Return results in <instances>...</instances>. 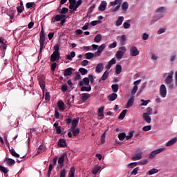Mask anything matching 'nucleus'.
Here are the masks:
<instances>
[{"label":"nucleus","instance_id":"5","mask_svg":"<svg viewBox=\"0 0 177 177\" xmlns=\"http://www.w3.org/2000/svg\"><path fill=\"white\" fill-rule=\"evenodd\" d=\"M160 95L162 97H165L167 96V87L165 84H161L160 89Z\"/></svg>","mask_w":177,"mask_h":177},{"label":"nucleus","instance_id":"26","mask_svg":"<svg viewBox=\"0 0 177 177\" xmlns=\"http://www.w3.org/2000/svg\"><path fill=\"white\" fill-rule=\"evenodd\" d=\"M9 151L11 154V156H12L13 157H16L17 158H19V157H20V155L17 153H16V151H15V149L13 148H9Z\"/></svg>","mask_w":177,"mask_h":177},{"label":"nucleus","instance_id":"22","mask_svg":"<svg viewBox=\"0 0 177 177\" xmlns=\"http://www.w3.org/2000/svg\"><path fill=\"white\" fill-rule=\"evenodd\" d=\"M6 162L8 167H10V165H13L15 164L16 161L12 158H6Z\"/></svg>","mask_w":177,"mask_h":177},{"label":"nucleus","instance_id":"6","mask_svg":"<svg viewBox=\"0 0 177 177\" xmlns=\"http://www.w3.org/2000/svg\"><path fill=\"white\" fill-rule=\"evenodd\" d=\"M60 60V53L53 52L50 55V62H57Z\"/></svg>","mask_w":177,"mask_h":177},{"label":"nucleus","instance_id":"20","mask_svg":"<svg viewBox=\"0 0 177 177\" xmlns=\"http://www.w3.org/2000/svg\"><path fill=\"white\" fill-rule=\"evenodd\" d=\"M142 118L148 124H150V122H151V118L149 116V115H147V113H143Z\"/></svg>","mask_w":177,"mask_h":177},{"label":"nucleus","instance_id":"7","mask_svg":"<svg viewBox=\"0 0 177 177\" xmlns=\"http://www.w3.org/2000/svg\"><path fill=\"white\" fill-rule=\"evenodd\" d=\"M6 13L8 16H10V19H13V17H15V13H16V10L10 8L6 11Z\"/></svg>","mask_w":177,"mask_h":177},{"label":"nucleus","instance_id":"12","mask_svg":"<svg viewBox=\"0 0 177 177\" xmlns=\"http://www.w3.org/2000/svg\"><path fill=\"white\" fill-rule=\"evenodd\" d=\"M117 97H118V95H117V93H113L109 95H108L107 99L108 100H109V102H114V100H115Z\"/></svg>","mask_w":177,"mask_h":177},{"label":"nucleus","instance_id":"8","mask_svg":"<svg viewBox=\"0 0 177 177\" xmlns=\"http://www.w3.org/2000/svg\"><path fill=\"white\" fill-rule=\"evenodd\" d=\"M84 85L89 86V79L88 77H84L82 81L79 82L80 86H84Z\"/></svg>","mask_w":177,"mask_h":177},{"label":"nucleus","instance_id":"24","mask_svg":"<svg viewBox=\"0 0 177 177\" xmlns=\"http://www.w3.org/2000/svg\"><path fill=\"white\" fill-rule=\"evenodd\" d=\"M121 3H122V0H115L114 1L110 2L111 6H115V5L121 6Z\"/></svg>","mask_w":177,"mask_h":177},{"label":"nucleus","instance_id":"47","mask_svg":"<svg viewBox=\"0 0 177 177\" xmlns=\"http://www.w3.org/2000/svg\"><path fill=\"white\" fill-rule=\"evenodd\" d=\"M106 132H104L102 135L101 136V144L103 145L106 142Z\"/></svg>","mask_w":177,"mask_h":177},{"label":"nucleus","instance_id":"56","mask_svg":"<svg viewBox=\"0 0 177 177\" xmlns=\"http://www.w3.org/2000/svg\"><path fill=\"white\" fill-rule=\"evenodd\" d=\"M67 172L65 169H63L60 171V177H66Z\"/></svg>","mask_w":177,"mask_h":177},{"label":"nucleus","instance_id":"17","mask_svg":"<svg viewBox=\"0 0 177 177\" xmlns=\"http://www.w3.org/2000/svg\"><path fill=\"white\" fill-rule=\"evenodd\" d=\"M73 68H68L64 70V77H68L73 74Z\"/></svg>","mask_w":177,"mask_h":177},{"label":"nucleus","instance_id":"62","mask_svg":"<svg viewBox=\"0 0 177 177\" xmlns=\"http://www.w3.org/2000/svg\"><path fill=\"white\" fill-rule=\"evenodd\" d=\"M123 27L125 29H128V28H129V27H131V24H129L128 22H124L123 23Z\"/></svg>","mask_w":177,"mask_h":177},{"label":"nucleus","instance_id":"38","mask_svg":"<svg viewBox=\"0 0 177 177\" xmlns=\"http://www.w3.org/2000/svg\"><path fill=\"white\" fill-rule=\"evenodd\" d=\"M102 41V35L97 34L94 38V42L99 44Z\"/></svg>","mask_w":177,"mask_h":177},{"label":"nucleus","instance_id":"10","mask_svg":"<svg viewBox=\"0 0 177 177\" xmlns=\"http://www.w3.org/2000/svg\"><path fill=\"white\" fill-rule=\"evenodd\" d=\"M53 127L56 129L57 134L60 135V133H62V127L59 126V122L57 121L55 123H54Z\"/></svg>","mask_w":177,"mask_h":177},{"label":"nucleus","instance_id":"18","mask_svg":"<svg viewBox=\"0 0 177 177\" xmlns=\"http://www.w3.org/2000/svg\"><path fill=\"white\" fill-rule=\"evenodd\" d=\"M133 100H135V98L133 97V96H131L126 105V109H130V107H132V106H133Z\"/></svg>","mask_w":177,"mask_h":177},{"label":"nucleus","instance_id":"23","mask_svg":"<svg viewBox=\"0 0 177 177\" xmlns=\"http://www.w3.org/2000/svg\"><path fill=\"white\" fill-rule=\"evenodd\" d=\"M92 90V87L88 85V86H82L80 88V91L82 92H91V91Z\"/></svg>","mask_w":177,"mask_h":177},{"label":"nucleus","instance_id":"42","mask_svg":"<svg viewBox=\"0 0 177 177\" xmlns=\"http://www.w3.org/2000/svg\"><path fill=\"white\" fill-rule=\"evenodd\" d=\"M0 171L1 172H3V174H4L5 175H6V174H8V172H9V170H8V169H6V167L0 165Z\"/></svg>","mask_w":177,"mask_h":177},{"label":"nucleus","instance_id":"54","mask_svg":"<svg viewBox=\"0 0 177 177\" xmlns=\"http://www.w3.org/2000/svg\"><path fill=\"white\" fill-rule=\"evenodd\" d=\"M104 48H106V44H102L97 49L98 52L102 53L104 50Z\"/></svg>","mask_w":177,"mask_h":177},{"label":"nucleus","instance_id":"61","mask_svg":"<svg viewBox=\"0 0 177 177\" xmlns=\"http://www.w3.org/2000/svg\"><path fill=\"white\" fill-rule=\"evenodd\" d=\"M138 91V86H134L132 91H131V95H133L136 92Z\"/></svg>","mask_w":177,"mask_h":177},{"label":"nucleus","instance_id":"58","mask_svg":"<svg viewBox=\"0 0 177 177\" xmlns=\"http://www.w3.org/2000/svg\"><path fill=\"white\" fill-rule=\"evenodd\" d=\"M151 127L150 125L149 126H145L142 128V131H144L145 132H147V131H151Z\"/></svg>","mask_w":177,"mask_h":177},{"label":"nucleus","instance_id":"11","mask_svg":"<svg viewBox=\"0 0 177 177\" xmlns=\"http://www.w3.org/2000/svg\"><path fill=\"white\" fill-rule=\"evenodd\" d=\"M104 68V65L103 64V63H99L97 64L95 68V73H102Z\"/></svg>","mask_w":177,"mask_h":177},{"label":"nucleus","instance_id":"46","mask_svg":"<svg viewBox=\"0 0 177 177\" xmlns=\"http://www.w3.org/2000/svg\"><path fill=\"white\" fill-rule=\"evenodd\" d=\"M74 175H75V169H74V167H71L68 176H74Z\"/></svg>","mask_w":177,"mask_h":177},{"label":"nucleus","instance_id":"1","mask_svg":"<svg viewBox=\"0 0 177 177\" xmlns=\"http://www.w3.org/2000/svg\"><path fill=\"white\" fill-rule=\"evenodd\" d=\"M127 52V48L125 46L120 47L119 50L116 53V57L118 60H121Z\"/></svg>","mask_w":177,"mask_h":177},{"label":"nucleus","instance_id":"40","mask_svg":"<svg viewBox=\"0 0 177 177\" xmlns=\"http://www.w3.org/2000/svg\"><path fill=\"white\" fill-rule=\"evenodd\" d=\"M100 169H102V167L100 166H95V168L92 171V174L93 175H96L97 172H99Z\"/></svg>","mask_w":177,"mask_h":177},{"label":"nucleus","instance_id":"60","mask_svg":"<svg viewBox=\"0 0 177 177\" xmlns=\"http://www.w3.org/2000/svg\"><path fill=\"white\" fill-rule=\"evenodd\" d=\"M55 21H60V20H62V15H57L55 17Z\"/></svg>","mask_w":177,"mask_h":177},{"label":"nucleus","instance_id":"14","mask_svg":"<svg viewBox=\"0 0 177 177\" xmlns=\"http://www.w3.org/2000/svg\"><path fill=\"white\" fill-rule=\"evenodd\" d=\"M131 159L133 161H138L139 160H142V152L136 153L133 156H132Z\"/></svg>","mask_w":177,"mask_h":177},{"label":"nucleus","instance_id":"31","mask_svg":"<svg viewBox=\"0 0 177 177\" xmlns=\"http://www.w3.org/2000/svg\"><path fill=\"white\" fill-rule=\"evenodd\" d=\"M89 97H91V94L83 93L82 96V100L83 102H85L86 100H88V99H89Z\"/></svg>","mask_w":177,"mask_h":177},{"label":"nucleus","instance_id":"25","mask_svg":"<svg viewBox=\"0 0 177 177\" xmlns=\"http://www.w3.org/2000/svg\"><path fill=\"white\" fill-rule=\"evenodd\" d=\"M106 78H109V72L108 71H106L102 76L101 77L100 80H99V82H101L102 81H106Z\"/></svg>","mask_w":177,"mask_h":177},{"label":"nucleus","instance_id":"9","mask_svg":"<svg viewBox=\"0 0 177 177\" xmlns=\"http://www.w3.org/2000/svg\"><path fill=\"white\" fill-rule=\"evenodd\" d=\"M106 6H107V2L106 1H102L98 7V9L101 12H104V10H106Z\"/></svg>","mask_w":177,"mask_h":177},{"label":"nucleus","instance_id":"41","mask_svg":"<svg viewBox=\"0 0 177 177\" xmlns=\"http://www.w3.org/2000/svg\"><path fill=\"white\" fill-rule=\"evenodd\" d=\"M79 73H80L82 75H85L88 74V70L85 69V68H80L79 69Z\"/></svg>","mask_w":177,"mask_h":177},{"label":"nucleus","instance_id":"27","mask_svg":"<svg viewBox=\"0 0 177 177\" xmlns=\"http://www.w3.org/2000/svg\"><path fill=\"white\" fill-rule=\"evenodd\" d=\"M45 80H44L43 79H39V84L41 87V88L42 89L43 92H45Z\"/></svg>","mask_w":177,"mask_h":177},{"label":"nucleus","instance_id":"64","mask_svg":"<svg viewBox=\"0 0 177 177\" xmlns=\"http://www.w3.org/2000/svg\"><path fill=\"white\" fill-rule=\"evenodd\" d=\"M136 165H138V162H131L130 164L128 165V167H129L130 168H135V167H136Z\"/></svg>","mask_w":177,"mask_h":177},{"label":"nucleus","instance_id":"13","mask_svg":"<svg viewBox=\"0 0 177 177\" xmlns=\"http://www.w3.org/2000/svg\"><path fill=\"white\" fill-rule=\"evenodd\" d=\"M67 146V142L64 139H59L58 140L59 147H66Z\"/></svg>","mask_w":177,"mask_h":177},{"label":"nucleus","instance_id":"16","mask_svg":"<svg viewBox=\"0 0 177 177\" xmlns=\"http://www.w3.org/2000/svg\"><path fill=\"white\" fill-rule=\"evenodd\" d=\"M67 156L66 153H63L58 159V164H59L60 167H63V164L64 163V158Z\"/></svg>","mask_w":177,"mask_h":177},{"label":"nucleus","instance_id":"21","mask_svg":"<svg viewBox=\"0 0 177 177\" xmlns=\"http://www.w3.org/2000/svg\"><path fill=\"white\" fill-rule=\"evenodd\" d=\"M104 106H102L98 109V117H102V119L104 118Z\"/></svg>","mask_w":177,"mask_h":177},{"label":"nucleus","instance_id":"28","mask_svg":"<svg viewBox=\"0 0 177 177\" xmlns=\"http://www.w3.org/2000/svg\"><path fill=\"white\" fill-rule=\"evenodd\" d=\"M127 113H128V110H123L118 116L119 120H124V118H125V115H127Z\"/></svg>","mask_w":177,"mask_h":177},{"label":"nucleus","instance_id":"45","mask_svg":"<svg viewBox=\"0 0 177 177\" xmlns=\"http://www.w3.org/2000/svg\"><path fill=\"white\" fill-rule=\"evenodd\" d=\"M158 169H152L148 171L149 175H154V174H158Z\"/></svg>","mask_w":177,"mask_h":177},{"label":"nucleus","instance_id":"57","mask_svg":"<svg viewBox=\"0 0 177 177\" xmlns=\"http://www.w3.org/2000/svg\"><path fill=\"white\" fill-rule=\"evenodd\" d=\"M138 171H139V167H136V168L131 172V175H138Z\"/></svg>","mask_w":177,"mask_h":177},{"label":"nucleus","instance_id":"53","mask_svg":"<svg viewBox=\"0 0 177 177\" xmlns=\"http://www.w3.org/2000/svg\"><path fill=\"white\" fill-rule=\"evenodd\" d=\"M145 113L147 114V115H151V114H153V109L150 107L147 108V113Z\"/></svg>","mask_w":177,"mask_h":177},{"label":"nucleus","instance_id":"43","mask_svg":"<svg viewBox=\"0 0 177 177\" xmlns=\"http://www.w3.org/2000/svg\"><path fill=\"white\" fill-rule=\"evenodd\" d=\"M127 137V134L125 133H121L118 135L119 140H124Z\"/></svg>","mask_w":177,"mask_h":177},{"label":"nucleus","instance_id":"37","mask_svg":"<svg viewBox=\"0 0 177 177\" xmlns=\"http://www.w3.org/2000/svg\"><path fill=\"white\" fill-rule=\"evenodd\" d=\"M73 57H75V52L74 51L71 52V55H66V59L71 61L73 60Z\"/></svg>","mask_w":177,"mask_h":177},{"label":"nucleus","instance_id":"51","mask_svg":"<svg viewBox=\"0 0 177 177\" xmlns=\"http://www.w3.org/2000/svg\"><path fill=\"white\" fill-rule=\"evenodd\" d=\"M68 12V8H62V10L60 12V15H66Z\"/></svg>","mask_w":177,"mask_h":177},{"label":"nucleus","instance_id":"4","mask_svg":"<svg viewBox=\"0 0 177 177\" xmlns=\"http://www.w3.org/2000/svg\"><path fill=\"white\" fill-rule=\"evenodd\" d=\"M140 52L139 50H138V48H136V46H132L130 48V56H138V55H139Z\"/></svg>","mask_w":177,"mask_h":177},{"label":"nucleus","instance_id":"29","mask_svg":"<svg viewBox=\"0 0 177 177\" xmlns=\"http://www.w3.org/2000/svg\"><path fill=\"white\" fill-rule=\"evenodd\" d=\"M123 21H124V17H119L118 20L115 22L116 27H120V26L122 24Z\"/></svg>","mask_w":177,"mask_h":177},{"label":"nucleus","instance_id":"30","mask_svg":"<svg viewBox=\"0 0 177 177\" xmlns=\"http://www.w3.org/2000/svg\"><path fill=\"white\" fill-rule=\"evenodd\" d=\"M125 42H127V35H122L120 37V45H121V46H124V45H125Z\"/></svg>","mask_w":177,"mask_h":177},{"label":"nucleus","instance_id":"50","mask_svg":"<svg viewBox=\"0 0 177 177\" xmlns=\"http://www.w3.org/2000/svg\"><path fill=\"white\" fill-rule=\"evenodd\" d=\"M165 10V8L164 7H160L158 8H157V10H156V12L157 13H164V11Z\"/></svg>","mask_w":177,"mask_h":177},{"label":"nucleus","instance_id":"32","mask_svg":"<svg viewBox=\"0 0 177 177\" xmlns=\"http://www.w3.org/2000/svg\"><path fill=\"white\" fill-rule=\"evenodd\" d=\"M78 121H80L79 119H74L72 120V126L71 127V129H74L75 128H77V126L78 125Z\"/></svg>","mask_w":177,"mask_h":177},{"label":"nucleus","instance_id":"36","mask_svg":"<svg viewBox=\"0 0 177 177\" xmlns=\"http://www.w3.org/2000/svg\"><path fill=\"white\" fill-rule=\"evenodd\" d=\"M71 131L73 133V136H77V135H80V128L71 129Z\"/></svg>","mask_w":177,"mask_h":177},{"label":"nucleus","instance_id":"63","mask_svg":"<svg viewBox=\"0 0 177 177\" xmlns=\"http://www.w3.org/2000/svg\"><path fill=\"white\" fill-rule=\"evenodd\" d=\"M24 9V6H18L17 8V10L18 13H22Z\"/></svg>","mask_w":177,"mask_h":177},{"label":"nucleus","instance_id":"15","mask_svg":"<svg viewBox=\"0 0 177 177\" xmlns=\"http://www.w3.org/2000/svg\"><path fill=\"white\" fill-rule=\"evenodd\" d=\"M57 106L61 111H64L66 110V107L64 106V102L62 100H59L57 102Z\"/></svg>","mask_w":177,"mask_h":177},{"label":"nucleus","instance_id":"52","mask_svg":"<svg viewBox=\"0 0 177 177\" xmlns=\"http://www.w3.org/2000/svg\"><path fill=\"white\" fill-rule=\"evenodd\" d=\"M133 137V131H130L129 133V135L126 136V139L127 140H129V139H132Z\"/></svg>","mask_w":177,"mask_h":177},{"label":"nucleus","instance_id":"34","mask_svg":"<svg viewBox=\"0 0 177 177\" xmlns=\"http://www.w3.org/2000/svg\"><path fill=\"white\" fill-rule=\"evenodd\" d=\"M121 7L122 10H124V12H127V10H128V8H129V4H128V2L124 1L122 4Z\"/></svg>","mask_w":177,"mask_h":177},{"label":"nucleus","instance_id":"35","mask_svg":"<svg viewBox=\"0 0 177 177\" xmlns=\"http://www.w3.org/2000/svg\"><path fill=\"white\" fill-rule=\"evenodd\" d=\"M85 57L87 60H91V59L95 57V54H93V53H87L85 54Z\"/></svg>","mask_w":177,"mask_h":177},{"label":"nucleus","instance_id":"59","mask_svg":"<svg viewBox=\"0 0 177 177\" xmlns=\"http://www.w3.org/2000/svg\"><path fill=\"white\" fill-rule=\"evenodd\" d=\"M67 89H68V87L67 86V85H66V84H63L62 86V88H61V91H62V92H66L67 91Z\"/></svg>","mask_w":177,"mask_h":177},{"label":"nucleus","instance_id":"55","mask_svg":"<svg viewBox=\"0 0 177 177\" xmlns=\"http://www.w3.org/2000/svg\"><path fill=\"white\" fill-rule=\"evenodd\" d=\"M76 6H77V3L70 4L69 9H72L73 10V12H75V10H75Z\"/></svg>","mask_w":177,"mask_h":177},{"label":"nucleus","instance_id":"48","mask_svg":"<svg viewBox=\"0 0 177 177\" xmlns=\"http://www.w3.org/2000/svg\"><path fill=\"white\" fill-rule=\"evenodd\" d=\"M32 6H35V3L31 2V3H27L26 4V9H30V8H32Z\"/></svg>","mask_w":177,"mask_h":177},{"label":"nucleus","instance_id":"44","mask_svg":"<svg viewBox=\"0 0 177 177\" xmlns=\"http://www.w3.org/2000/svg\"><path fill=\"white\" fill-rule=\"evenodd\" d=\"M40 44V51L39 53H42V50L45 49V41H39Z\"/></svg>","mask_w":177,"mask_h":177},{"label":"nucleus","instance_id":"2","mask_svg":"<svg viewBox=\"0 0 177 177\" xmlns=\"http://www.w3.org/2000/svg\"><path fill=\"white\" fill-rule=\"evenodd\" d=\"M165 150V148H160V149L152 151L149 156V158H150L151 160H153V158H154V157H156L157 154H160V153H162V151H164Z\"/></svg>","mask_w":177,"mask_h":177},{"label":"nucleus","instance_id":"33","mask_svg":"<svg viewBox=\"0 0 177 177\" xmlns=\"http://www.w3.org/2000/svg\"><path fill=\"white\" fill-rule=\"evenodd\" d=\"M44 151H45V147L44 145H40L38 148L36 156L41 154V153H44Z\"/></svg>","mask_w":177,"mask_h":177},{"label":"nucleus","instance_id":"39","mask_svg":"<svg viewBox=\"0 0 177 177\" xmlns=\"http://www.w3.org/2000/svg\"><path fill=\"white\" fill-rule=\"evenodd\" d=\"M122 71V66L121 65L118 64L115 67V73L116 74H121V72Z\"/></svg>","mask_w":177,"mask_h":177},{"label":"nucleus","instance_id":"3","mask_svg":"<svg viewBox=\"0 0 177 177\" xmlns=\"http://www.w3.org/2000/svg\"><path fill=\"white\" fill-rule=\"evenodd\" d=\"M174 77V71H171L170 73L168 74L167 77L165 80V84L167 85H171L172 84V82L174 81V79H172Z\"/></svg>","mask_w":177,"mask_h":177},{"label":"nucleus","instance_id":"19","mask_svg":"<svg viewBox=\"0 0 177 177\" xmlns=\"http://www.w3.org/2000/svg\"><path fill=\"white\" fill-rule=\"evenodd\" d=\"M176 142H177V138H176H176H173L171 140H169V141L166 143L165 146H166V147L172 146V145H175V143H176Z\"/></svg>","mask_w":177,"mask_h":177},{"label":"nucleus","instance_id":"49","mask_svg":"<svg viewBox=\"0 0 177 177\" xmlns=\"http://www.w3.org/2000/svg\"><path fill=\"white\" fill-rule=\"evenodd\" d=\"M112 90L113 92H115V93L116 92H118V84H113L111 86Z\"/></svg>","mask_w":177,"mask_h":177}]
</instances>
